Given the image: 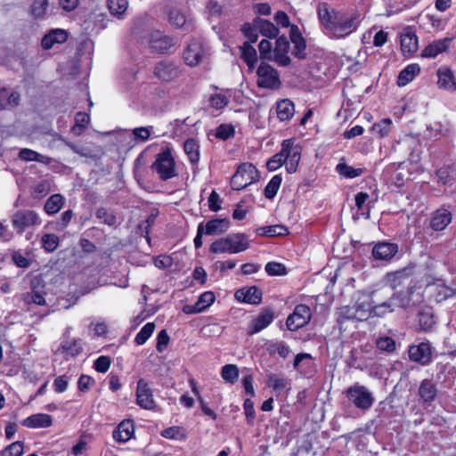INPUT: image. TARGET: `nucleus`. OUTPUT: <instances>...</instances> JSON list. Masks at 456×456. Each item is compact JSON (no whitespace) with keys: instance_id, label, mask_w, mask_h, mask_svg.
<instances>
[{"instance_id":"obj_1","label":"nucleus","mask_w":456,"mask_h":456,"mask_svg":"<svg viewBox=\"0 0 456 456\" xmlns=\"http://www.w3.org/2000/svg\"><path fill=\"white\" fill-rule=\"evenodd\" d=\"M316 12L323 33L332 39L348 37L361 23L359 13L336 10L325 2L318 4Z\"/></svg>"},{"instance_id":"obj_2","label":"nucleus","mask_w":456,"mask_h":456,"mask_svg":"<svg viewBox=\"0 0 456 456\" xmlns=\"http://www.w3.org/2000/svg\"><path fill=\"white\" fill-rule=\"evenodd\" d=\"M300 158V147L292 139H287L282 142L281 151L268 159L266 167L269 171H275L285 164L287 171L293 174L297 169Z\"/></svg>"},{"instance_id":"obj_3","label":"nucleus","mask_w":456,"mask_h":456,"mask_svg":"<svg viewBox=\"0 0 456 456\" xmlns=\"http://www.w3.org/2000/svg\"><path fill=\"white\" fill-rule=\"evenodd\" d=\"M250 240L242 232L232 233L213 241L209 250L214 254H237L249 248Z\"/></svg>"},{"instance_id":"obj_4","label":"nucleus","mask_w":456,"mask_h":456,"mask_svg":"<svg viewBox=\"0 0 456 456\" xmlns=\"http://www.w3.org/2000/svg\"><path fill=\"white\" fill-rule=\"evenodd\" d=\"M151 169L159 177L167 181L177 175L176 164L169 146L163 147L155 156Z\"/></svg>"},{"instance_id":"obj_5","label":"nucleus","mask_w":456,"mask_h":456,"mask_svg":"<svg viewBox=\"0 0 456 456\" xmlns=\"http://www.w3.org/2000/svg\"><path fill=\"white\" fill-rule=\"evenodd\" d=\"M259 178L256 167L251 163H243L239 166L236 173L231 179V186L233 190H242L256 183Z\"/></svg>"},{"instance_id":"obj_6","label":"nucleus","mask_w":456,"mask_h":456,"mask_svg":"<svg viewBox=\"0 0 456 456\" xmlns=\"http://www.w3.org/2000/svg\"><path fill=\"white\" fill-rule=\"evenodd\" d=\"M346 396L354 407L362 411L369 410L374 403L371 392L358 383L354 384L346 390Z\"/></svg>"},{"instance_id":"obj_7","label":"nucleus","mask_w":456,"mask_h":456,"mask_svg":"<svg viewBox=\"0 0 456 456\" xmlns=\"http://www.w3.org/2000/svg\"><path fill=\"white\" fill-rule=\"evenodd\" d=\"M410 305V294L408 292L395 293L387 300L380 304L373 305V315L383 317L395 312L396 308H406Z\"/></svg>"},{"instance_id":"obj_8","label":"nucleus","mask_w":456,"mask_h":456,"mask_svg":"<svg viewBox=\"0 0 456 456\" xmlns=\"http://www.w3.org/2000/svg\"><path fill=\"white\" fill-rule=\"evenodd\" d=\"M208 55V50L201 40L193 39L185 47L183 59L186 65L196 67Z\"/></svg>"},{"instance_id":"obj_9","label":"nucleus","mask_w":456,"mask_h":456,"mask_svg":"<svg viewBox=\"0 0 456 456\" xmlns=\"http://www.w3.org/2000/svg\"><path fill=\"white\" fill-rule=\"evenodd\" d=\"M256 84L261 88H279L281 80L277 70L269 64L261 63L256 69Z\"/></svg>"},{"instance_id":"obj_10","label":"nucleus","mask_w":456,"mask_h":456,"mask_svg":"<svg viewBox=\"0 0 456 456\" xmlns=\"http://www.w3.org/2000/svg\"><path fill=\"white\" fill-rule=\"evenodd\" d=\"M312 318V311L306 305H297L286 321L288 329L296 331L305 327Z\"/></svg>"},{"instance_id":"obj_11","label":"nucleus","mask_w":456,"mask_h":456,"mask_svg":"<svg viewBox=\"0 0 456 456\" xmlns=\"http://www.w3.org/2000/svg\"><path fill=\"white\" fill-rule=\"evenodd\" d=\"M135 403L144 410H152L156 406L151 384L144 379H140L137 381Z\"/></svg>"},{"instance_id":"obj_12","label":"nucleus","mask_w":456,"mask_h":456,"mask_svg":"<svg viewBox=\"0 0 456 456\" xmlns=\"http://www.w3.org/2000/svg\"><path fill=\"white\" fill-rule=\"evenodd\" d=\"M199 225L202 226L206 236H215L225 233L231 226V222L227 217H216L208 222H200Z\"/></svg>"},{"instance_id":"obj_13","label":"nucleus","mask_w":456,"mask_h":456,"mask_svg":"<svg viewBox=\"0 0 456 456\" xmlns=\"http://www.w3.org/2000/svg\"><path fill=\"white\" fill-rule=\"evenodd\" d=\"M409 357L411 361L426 365L430 362L432 357V348L429 343L421 342L409 348Z\"/></svg>"},{"instance_id":"obj_14","label":"nucleus","mask_w":456,"mask_h":456,"mask_svg":"<svg viewBox=\"0 0 456 456\" xmlns=\"http://www.w3.org/2000/svg\"><path fill=\"white\" fill-rule=\"evenodd\" d=\"M154 75L162 81H172L180 75L179 67L172 61H161L154 68Z\"/></svg>"},{"instance_id":"obj_15","label":"nucleus","mask_w":456,"mask_h":456,"mask_svg":"<svg viewBox=\"0 0 456 456\" xmlns=\"http://www.w3.org/2000/svg\"><path fill=\"white\" fill-rule=\"evenodd\" d=\"M262 291L256 286L244 287L237 289L234 297L237 301L250 305H259L262 301Z\"/></svg>"},{"instance_id":"obj_16","label":"nucleus","mask_w":456,"mask_h":456,"mask_svg":"<svg viewBox=\"0 0 456 456\" xmlns=\"http://www.w3.org/2000/svg\"><path fill=\"white\" fill-rule=\"evenodd\" d=\"M397 252V244L385 241L379 242L372 248V256L379 261H390Z\"/></svg>"},{"instance_id":"obj_17","label":"nucleus","mask_w":456,"mask_h":456,"mask_svg":"<svg viewBox=\"0 0 456 456\" xmlns=\"http://www.w3.org/2000/svg\"><path fill=\"white\" fill-rule=\"evenodd\" d=\"M289 48V43L286 37H281L276 39L273 59L280 66L285 67L290 63V58L288 55Z\"/></svg>"},{"instance_id":"obj_18","label":"nucleus","mask_w":456,"mask_h":456,"mask_svg":"<svg viewBox=\"0 0 456 456\" xmlns=\"http://www.w3.org/2000/svg\"><path fill=\"white\" fill-rule=\"evenodd\" d=\"M67 39L68 32L65 29L53 28L43 37L41 45L43 49L49 50L57 45L65 43Z\"/></svg>"},{"instance_id":"obj_19","label":"nucleus","mask_w":456,"mask_h":456,"mask_svg":"<svg viewBox=\"0 0 456 456\" xmlns=\"http://www.w3.org/2000/svg\"><path fill=\"white\" fill-rule=\"evenodd\" d=\"M401 49L403 55L411 56L418 50V37L410 28H404L400 35Z\"/></svg>"},{"instance_id":"obj_20","label":"nucleus","mask_w":456,"mask_h":456,"mask_svg":"<svg viewBox=\"0 0 456 456\" xmlns=\"http://www.w3.org/2000/svg\"><path fill=\"white\" fill-rule=\"evenodd\" d=\"M174 44L172 37L164 35L160 31H154L150 36V47L157 53H164Z\"/></svg>"},{"instance_id":"obj_21","label":"nucleus","mask_w":456,"mask_h":456,"mask_svg":"<svg viewBox=\"0 0 456 456\" xmlns=\"http://www.w3.org/2000/svg\"><path fill=\"white\" fill-rule=\"evenodd\" d=\"M273 320V314L270 310H265L254 318L248 328V334H256L267 328Z\"/></svg>"},{"instance_id":"obj_22","label":"nucleus","mask_w":456,"mask_h":456,"mask_svg":"<svg viewBox=\"0 0 456 456\" xmlns=\"http://www.w3.org/2000/svg\"><path fill=\"white\" fill-rule=\"evenodd\" d=\"M134 434V425L132 419L122 420L113 431V439L118 443L129 441Z\"/></svg>"},{"instance_id":"obj_23","label":"nucleus","mask_w":456,"mask_h":456,"mask_svg":"<svg viewBox=\"0 0 456 456\" xmlns=\"http://www.w3.org/2000/svg\"><path fill=\"white\" fill-rule=\"evenodd\" d=\"M436 75L438 77L437 85L439 88L450 92L456 89L455 77L450 69L441 67L437 69Z\"/></svg>"},{"instance_id":"obj_24","label":"nucleus","mask_w":456,"mask_h":456,"mask_svg":"<svg viewBox=\"0 0 456 456\" xmlns=\"http://www.w3.org/2000/svg\"><path fill=\"white\" fill-rule=\"evenodd\" d=\"M452 221V214L445 208L437 209L430 219V227L434 231H443Z\"/></svg>"},{"instance_id":"obj_25","label":"nucleus","mask_w":456,"mask_h":456,"mask_svg":"<svg viewBox=\"0 0 456 456\" xmlns=\"http://www.w3.org/2000/svg\"><path fill=\"white\" fill-rule=\"evenodd\" d=\"M83 350L82 340L80 338H74L70 340H64L61 342L58 351L61 353L66 358H73L77 356Z\"/></svg>"},{"instance_id":"obj_26","label":"nucleus","mask_w":456,"mask_h":456,"mask_svg":"<svg viewBox=\"0 0 456 456\" xmlns=\"http://www.w3.org/2000/svg\"><path fill=\"white\" fill-rule=\"evenodd\" d=\"M450 42V38L436 40L425 47L421 55L427 58H435L448 49Z\"/></svg>"},{"instance_id":"obj_27","label":"nucleus","mask_w":456,"mask_h":456,"mask_svg":"<svg viewBox=\"0 0 456 456\" xmlns=\"http://www.w3.org/2000/svg\"><path fill=\"white\" fill-rule=\"evenodd\" d=\"M420 72V67L417 63H411L407 65L402 69L398 75L397 85L399 86H404L411 82L417 75Z\"/></svg>"},{"instance_id":"obj_28","label":"nucleus","mask_w":456,"mask_h":456,"mask_svg":"<svg viewBox=\"0 0 456 456\" xmlns=\"http://www.w3.org/2000/svg\"><path fill=\"white\" fill-rule=\"evenodd\" d=\"M295 113L294 103L289 100L284 99L277 102L276 114L281 121L289 120Z\"/></svg>"},{"instance_id":"obj_29","label":"nucleus","mask_w":456,"mask_h":456,"mask_svg":"<svg viewBox=\"0 0 456 456\" xmlns=\"http://www.w3.org/2000/svg\"><path fill=\"white\" fill-rule=\"evenodd\" d=\"M65 199L62 195L56 193L50 196L45 201L44 209L49 216L58 213L63 207Z\"/></svg>"},{"instance_id":"obj_30","label":"nucleus","mask_w":456,"mask_h":456,"mask_svg":"<svg viewBox=\"0 0 456 456\" xmlns=\"http://www.w3.org/2000/svg\"><path fill=\"white\" fill-rule=\"evenodd\" d=\"M20 94L8 89L0 90V107L2 109L13 108L19 104Z\"/></svg>"},{"instance_id":"obj_31","label":"nucleus","mask_w":456,"mask_h":456,"mask_svg":"<svg viewBox=\"0 0 456 456\" xmlns=\"http://www.w3.org/2000/svg\"><path fill=\"white\" fill-rule=\"evenodd\" d=\"M267 385L273 389L274 392L280 394L289 387V381L278 374L270 373L267 376Z\"/></svg>"},{"instance_id":"obj_32","label":"nucleus","mask_w":456,"mask_h":456,"mask_svg":"<svg viewBox=\"0 0 456 456\" xmlns=\"http://www.w3.org/2000/svg\"><path fill=\"white\" fill-rule=\"evenodd\" d=\"M255 25L257 27L258 31L267 37L273 38L276 37L279 32V29L275 27L273 23L267 20H264L261 18L255 19Z\"/></svg>"},{"instance_id":"obj_33","label":"nucleus","mask_w":456,"mask_h":456,"mask_svg":"<svg viewBox=\"0 0 456 456\" xmlns=\"http://www.w3.org/2000/svg\"><path fill=\"white\" fill-rule=\"evenodd\" d=\"M240 56L243 61L248 64V69H252L256 61V49L250 45L249 42H246L240 46Z\"/></svg>"},{"instance_id":"obj_34","label":"nucleus","mask_w":456,"mask_h":456,"mask_svg":"<svg viewBox=\"0 0 456 456\" xmlns=\"http://www.w3.org/2000/svg\"><path fill=\"white\" fill-rule=\"evenodd\" d=\"M419 395L423 401L431 402L436 396V388L430 380L424 379L420 384Z\"/></svg>"},{"instance_id":"obj_35","label":"nucleus","mask_w":456,"mask_h":456,"mask_svg":"<svg viewBox=\"0 0 456 456\" xmlns=\"http://www.w3.org/2000/svg\"><path fill=\"white\" fill-rule=\"evenodd\" d=\"M108 8L113 16L123 19L128 8V2L127 0H108Z\"/></svg>"},{"instance_id":"obj_36","label":"nucleus","mask_w":456,"mask_h":456,"mask_svg":"<svg viewBox=\"0 0 456 456\" xmlns=\"http://www.w3.org/2000/svg\"><path fill=\"white\" fill-rule=\"evenodd\" d=\"M200 146L193 139H188L183 143V150L192 164L198 163L200 159Z\"/></svg>"},{"instance_id":"obj_37","label":"nucleus","mask_w":456,"mask_h":456,"mask_svg":"<svg viewBox=\"0 0 456 456\" xmlns=\"http://www.w3.org/2000/svg\"><path fill=\"white\" fill-rule=\"evenodd\" d=\"M354 307L357 309L356 321H364L373 315V304L370 300L357 302Z\"/></svg>"},{"instance_id":"obj_38","label":"nucleus","mask_w":456,"mask_h":456,"mask_svg":"<svg viewBox=\"0 0 456 456\" xmlns=\"http://www.w3.org/2000/svg\"><path fill=\"white\" fill-rule=\"evenodd\" d=\"M161 436L167 439L183 441L187 437V432L186 429L183 427L173 426L165 428L161 432Z\"/></svg>"},{"instance_id":"obj_39","label":"nucleus","mask_w":456,"mask_h":456,"mask_svg":"<svg viewBox=\"0 0 456 456\" xmlns=\"http://www.w3.org/2000/svg\"><path fill=\"white\" fill-rule=\"evenodd\" d=\"M53 424V419L46 413H37L30 415V428H48Z\"/></svg>"},{"instance_id":"obj_40","label":"nucleus","mask_w":456,"mask_h":456,"mask_svg":"<svg viewBox=\"0 0 456 456\" xmlns=\"http://www.w3.org/2000/svg\"><path fill=\"white\" fill-rule=\"evenodd\" d=\"M336 171L345 178H355L363 174V169L361 167H353L346 163H338L336 167Z\"/></svg>"},{"instance_id":"obj_41","label":"nucleus","mask_w":456,"mask_h":456,"mask_svg":"<svg viewBox=\"0 0 456 456\" xmlns=\"http://www.w3.org/2000/svg\"><path fill=\"white\" fill-rule=\"evenodd\" d=\"M239 368L235 364H225L222 367L221 377L229 384H234L239 378Z\"/></svg>"},{"instance_id":"obj_42","label":"nucleus","mask_w":456,"mask_h":456,"mask_svg":"<svg viewBox=\"0 0 456 456\" xmlns=\"http://www.w3.org/2000/svg\"><path fill=\"white\" fill-rule=\"evenodd\" d=\"M28 224V210L26 208L18 210L12 216V225L18 232L25 231Z\"/></svg>"},{"instance_id":"obj_43","label":"nucleus","mask_w":456,"mask_h":456,"mask_svg":"<svg viewBox=\"0 0 456 456\" xmlns=\"http://www.w3.org/2000/svg\"><path fill=\"white\" fill-rule=\"evenodd\" d=\"M90 117L86 112H77L75 117V125L71 131L75 135H80L89 124Z\"/></svg>"},{"instance_id":"obj_44","label":"nucleus","mask_w":456,"mask_h":456,"mask_svg":"<svg viewBox=\"0 0 456 456\" xmlns=\"http://www.w3.org/2000/svg\"><path fill=\"white\" fill-rule=\"evenodd\" d=\"M49 7V0H33L30 4V14L35 18L43 19L45 17Z\"/></svg>"},{"instance_id":"obj_45","label":"nucleus","mask_w":456,"mask_h":456,"mask_svg":"<svg viewBox=\"0 0 456 456\" xmlns=\"http://www.w3.org/2000/svg\"><path fill=\"white\" fill-rule=\"evenodd\" d=\"M256 232L267 237L283 236L288 233V229L283 225H270L258 228Z\"/></svg>"},{"instance_id":"obj_46","label":"nucleus","mask_w":456,"mask_h":456,"mask_svg":"<svg viewBox=\"0 0 456 456\" xmlns=\"http://www.w3.org/2000/svg\"><path fill=\"white\" fill-rule=\"evenodd\" d=\"M230 96V94L228 95L224 92H218L214 94L209 99L211 107L217 110L224 109L229 103Z\"/></svg>"},{"instance_id":"obj_47","label":"nucleus","mask_w":456,"mask_h":456,"mask_svg":"<svg viewBox=\"0 0 456 456\" xmlns=\"http://www.w3.org/2000/svg\"><path fill=\"white\" fill-rule=\"evenodd\" d=\"M282 178L280 175H275L272 177V179L268 182L265 188V196L267 199H273L278 192Z\"/></svg>"},{"instance_id":"obj_48","label":"nucleus","mask_w":456,"mask_h":456,"mask_svg":"<svg viewBox=\"0 0 456 456\" xmlns=\"http://www.w3.org/2000/svg\"><path fill=\"white\" fill-rule=\"evenodd\" d=\"M392 126V119L389 118H384L381 121L375 123L372 127L371 131L373 134L379 137L387 136Z\"/></svg>"},{"instance_id":"obj_49","label":"nucleus","mask_w":456,"mask_h":456,"mask_svg":"<svg viewBox=\"0 0 456 456\" xmlns=\"http://www.w3.org/2000/svg\"><path fill=\"white\" fill-rule=\"evenodd\" d=\"M376 346L379 350L393 353L396 348L395 341L388 336H380L376 339Z\"/></svg>"},{"instance_id":"obj_50","label":"nucleus","mask_w":456,"mask_h":456,"mask_svg":"<svg viewBox=\"0 0 456 456\" xmlns=\"http://www.w3.org/2000/svg\"><path fill=\"white\" fill-rule=\"evenodd\" d=\"M155 330V324L153 322L146 323L142 330L135 336L134 341L137 345H143L149 338L152 335Z\"/></svg>"},{"instance_id":"obj_51","label":"nucleus","mask_w":456,"mask_h":456,"mask_svg":"<svg viewBox=\"0 0 456 456\" xmlns=\"http://www.w3.org/2000/svg\"><path fill=\"white\" fill-rule=\"evenodd\" d=\"M313 366V359L311 354H298L295 357L294 367L300 371H304L305 370L311 368Z\"/></svg>"},{"instance_id":"obj_52","label":"nucleus","mask_w":456,"mask_h":456,"mask_svg":"<svg viewBox=\"0 0 456 456\" xmlns=\"http://www.w3.org/2000/svg\"><path fill=\"white\" fill-rule=\"evenodd\" d=\"M267 349L271 354H278L282 358H286L290 352L289 347L283 341L272 342Z\"/></svg>"},{"instance_id":"obj_53","label":"nucleus","mask_w":456,"mask_h":456,"mask_svg":"<svg viewBox=\"0 0 456 456\" xmlns=\"http://www.w3.org/2000/svg\"><path fill=\"white\" fill-rule=\"evenodd\" d=\"M215 300H216V296H215L214 292L205 291L199 297L196 303L199 305V307L200 308V311L204 312L210 305H212L214 304Z\"/></svg>"},{"instance_id":"obj_54","label":"nucleus","mask_w":456,"mask_h":456,"mask_svg":"<svg viewBox=\"0 0 456 456\" xmlns=\"http://www.w3.org/2000/svg\"><path fill=\"white\" fill-rule=\"evenodd\" d=\"M41 243L45 251L53 252L59 245V238L54 234H45L41 239Z\"/></svg>"},{"instance_id":"obj_55","label":"nucleus","mask_w":456,"mask_h":456,"mask_svg":"<svg viewBox=\"0 0 456 456\" xmlns=\"http://www.w3.org/2000/svg\"><path fill=\"white\" fill-rule=\"evenodd\" d=\"M419 328L421 330L428 331L435 324L434 316L431 312H423L419 315Z\"/></svg>"},{"instance_id":"obj_56","label":"nucleus","mask_w":456,"mask_h":456,"mask_svg":"<svg viewBox=\"0 0 456 456\" xmlns=\"http://www.w3.org/2000/svg\"><path fill=\"white\" fill-rule=\"evenodd\" d=\"M369 194L367 192H359L355 195V205L358 208V211H361L362 215H364V211L366 210V218L370 217V209L366 206V201L369 200Z\"/></svg>"},{"instance_id":"obj_57","label":"nucleus","mask_w":456,"mask_h":456,"mask_svg":"<svg viewBox=\"0 0 456 456\" xmlns=\"http://www.w3.org/2000/svg\"><path fill=\"white\" fill-rule=\"evenodd\" d=\"M258 28L255 25V20L253 23H246L242 27V32L244 36L250 41V43H256L258 38L257 34Z\"/></svg>"},{"instance_id":"obj_58","label":"nucleus","mask_w":456,"mask_h":456,"mask_svg":"<svg viewBox=\"0 0 456 456\" xmlns=\"http://www.w3.org/2000/svg\"><path fill=\"white\" fill-rule=\"evenodd\" d=\"M96 217L109 226L114 225L117 220L116 216L112 213L108 212L104 208L97 209Z\"/></svg>"},{"instance_id":"obj_59","label":"nucleus","mask_w":456,"mask_h":456,"mask_svg":"<svg viewBox=\"0 0 456 456\" xmlns=\"http://www.w3.org/2000/svg\"><path fill=\"white\" fill-rule=\"evenodd\" d=\"M265 272L271 275H285L287 273L284 265L277 262H269L265 265Z\"/></svg>"},{"instance_id":"obj_60","label":"nucleus","mask_w":456,"mask_h":456,"mask_svg":"<svg viewBox=\"0 0 456 456\" xmlns=\"http://www.w3.org/2000/svg\"><path fill=\"white\" fill-rule=\"evenodd\" d=\"M110 358L109 356L102 355L99 356L94 362V368L100 373H105L110 367Z\"/></svg>"},{"instance_id":"obj_61","label":"nucleus","mask_w":456,"mask_h":456,"mask_svg":"<svg viewBox=\"0 0 456 456\" xmlns=\"http://www.w3.org/2000/svg\"><path fill=\"white\" fill-rule=\"evenodd\" d=\"M95 384L94 379L88 375H81L77 380V388L80 392H88Z\"/></svg>"},{"instance_id":"obj_62","label":"nucleus","mask_w":456,"mask_h":456,"mask_svg":"<svg viewBox=\"0 0 456 456\" xmlns=\"http://www.w3.org/2000/svg\"><path fill=\"white\" fill-rule=\"evenodd\" d=\"M152 126H141L133 130V135L135 140L140 142L147 141L151 134Z\"/></svg>"},{"instance_id":"obj_63","label":"nucleus","mask_w":456,"mask_h":456,"mask_svg":"<svg viewBox=\"0 0 456 456\" xmlns=\"http://www.w3.org/2000/svg\"><path fill=\"white\" fill-rule=\"evenodd\" d=\"M22 453L23 444L20 442H14L2 452V456H20Z\"/></svg>"},{"instance_id":"obj_64","label":"nucleus","mask_w":456,"mask_h":456,"mask_svg":"<svg viewBox=\"0 0 456 456\" xmlns=\"http://www.w3.org/2000/svg\"><path fill=\"white\" fill-rule=\"evenodd\" d=\"M208 208L213 212H217L222 208V200L219 194L213 191L208 200Z\"/></svg>"}]
</instances>
